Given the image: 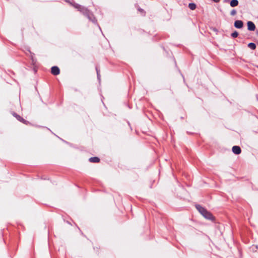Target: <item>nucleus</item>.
Segmentation results:
<instances>
[{
  "mask_svg": "<svg viewBox=\"0 0 258 258\" xmlns=\"http://www.w3.org/2000/svg\"><path fill=\"white\" fill-rule=\"evenodd\" d=\"M197 209L200 212V213L206 218L210 220H214V217L212 214L207 211L205 208L201 207L200 205L196 206Z\"/></svg>",
  "mask_w": 258,
  "mask_h": 258,
  "instance_id": "nucleus-1",
  "label": "nucleus"
},
{
  "mask_svg": "<svg viewBox=\"0 0 258 258\" xmlns=\"http://www.w3.org/2000/svg\"><path fill=\"white\" fill-rule=\"evenodd\" d=\"M71 5H72L74 7L82 13H86L88 11V10L85 8L82 7L81 5L78 4L71 3Z\"/></svg>",
  "mask_w": 258,
  "mask_h": 258,
  "instance_id": "nucleus-2",
  "label": "nucleus"
},
{
  "mask_svg": "<svg viewBox=\"0 0 258 258\" xmlns=\"http://www.w3.org/2000/svg\"><path fill=\"white\" fill-rule=\"evenodd\" d=\"M51 72L54 75H57L60 73V70L57 67H52L51 69Z\"/></svg>",
  "mask_w": 258,
  "mask_h": 258,
  "instance_id": "nucleus-3",
  "label": "nucleus"
},
{
  "mask_svg": "<svg viewBox=\"0 0 258 258\" xmlns=\"http://www.w3.org/2000/svg\"><path fill=\"white\" fill-rule=\"evenodd\" d=\"M232 152L233 153L236 155H238L240 154L241 150L239 146H234L232 147Z\"/></svg>",
  "mask_w": 258,
  "mask_h": 258,
  "instance_id": "nucleus-4",
  "label": "nucleus"
},
{
  "mask_svg": "<svg viewBox=\"0 0 258 258\" xmlns=\"http://www.w3.org/2000/svg\"><path fill=\"white\" fill-rule=\"evenodd\" d=\"M247 27L249 31H254L255 29V26L253 22L248 21L247 22Z\"/></svg>",
  "mask_w": 258,
  "mask_h": 258,
  "instance_id": "nucleus-5",
  "label": "nucleus"
},
{
  "mask_svg": "<svg viewBox=\"0 0 258 258\" xmlns=\"http://www.w3.org/2000/svg\"><path fill=\"white\" fill-rule=\"evenodd\" d=\"M243 25V22L240 20H236L234 22V26L237 28H241Z\"/></svg>",
  "mask_w": 258,
  "mask_h": 258,
  "instance_id": "nucleus-6",
  "label": "nucleus"
},
{
  "mask_svg": "<svg viewBox=\"0 0 258 258\" xmlns=\"http://www.w3.org/2000/svg\"><path fill=\"white\" fill-rule=\"evenodd\" d=\"M13 115L14 116L16 117V118L19 121H20L21 122L24 123H25V124H27V122L23 118H22L20 115H17L16 114V113H13Z\"/></svg>",
  "mask_w": 258,
  "mask_h": 258,
  "instance_id": "nucleus-7",
  "label": "nucleus"
},
{
  "mask_svg": "<svg viewBox=\"0 0 258 258\" xmlns=\"http://www.w3.org/2000/svg\"><path fill=\"white\" fill-rule=\"evenodd\" d=\"M89 161L93 163H98L100 161V159L99 158L95 157H92L89 159Z\"/></svg>",
  "mask_w": 258,
  "mask_h": 258,
  "instance_id": "nucleus-8",
  "label": "nucleus"
},
{
  "mask_svg": "<svg viewBox=\"0 0 258 258\" xmlns=\"http://www.w3.org/2000/svg\"><path fill=\"white\" fill-rule=\"evenodd\" d=\"M238 4V1L237 0H232L230 3V6L232 7H236Z\"/></svg>",
  "mask_w": 258,
  "mask_h": 258,
  "instance_id": "nucleus-9",
  "label": "nucleus"
},
{
  "mask_svg": "<svg viewBox=\"0 0 258 258\" xmlns=\"http://www.w3.org/2000/svg\"><path fill=\"white\" fill-rule=\"evenodd\" d=\"M188 7L191 10H194L196 8V5L194 3H190L188 5Z\"/></svg>",
  "mask_w": 258,
  "mask_h": 258,
  "instance_id": "nucleus-10",
  "label": "nucleus"
},
{
  "mask_svg": "<svg viewBox=\"0 0 258 258\" xmlns=\"http://www.w3.org/2000/svg\"><path fill=\"white\" fill-rule=\"evenodd\" d=\"M248 46L251 48V49H255V48H256V45L254 43H249L248 44Z\"/></svg>",
  "mask_w": 258,
  "mask_h": 258,
  "instance_id": "nucleus-11",
  "label": "nucleus"
},
{
  "mask_svg": "<svg viewBox=\"0 0 258 258\" xmlns=\"http://www.w3.org/2000/svg\"><path fill=\"white\" fill-rule=\"evenodd\" d=\"M238 33L236 32V31H235L233 33H232L231 34V36L232 37H233V38H235V37H237V36H238Z\"/></svg>",
  "mask_w": 258,
  "mask_h": 258,
  "instance_id": "nucleus-12",
  "label": "nucleus"
},
{
  "mask_svg": "<svg viewBox=\"0 0 258 258\" xmlns=\"http://www.w3.org/2000/svg\"><path fill=\"white\" fill-rule=\"evenodd\" d=\"M237 12L235 10H233L231 11L230 14L231 16H234L236 15Z\"/></svg>",
  "mask_w": 258,
  "mask_h": 258,
  "instance_id": "nucleus-13",
  "label": "nucleus"
},
{
  "mask_svg": "<svg viewBox=\"0 0 258 258\" xmlns=\"http://www.w3.org/2000/svg\"><path fill=\"white\" fill-rule=\"evenodd\" d=\"M66 1L67 2H68V3H70V4H71V3L69 1H68V0H66Z\"/></svg>",
  "mask_w": 258,
  "mask_h": 258,
  "instance_id": "nucleus-14",
  "label": "nucleus"
},
{
  "mask_svg": "<svg viewBox=\"0 0 258 258\" xmlns=\"http://www.w3.org/2000/svg\"><path fill=\"white\" fill-rule=\"evenodd\" d=\"M32 62H33V63H34V62H35L34 60V59L33 58H32Z\"/></svg>",
  "mask_w": 258,
  "mask_h": 258,
  "instance_id": "nucleus-15",
  "label": "nucleus"
}]
</instances>
